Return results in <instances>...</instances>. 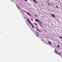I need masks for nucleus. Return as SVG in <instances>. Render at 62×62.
Wrapping results in <instances>:
<instances>
[{
	"label": "nucleus",
	"mask_w": 62,
	"mask_h": 62,
	"mask_svg": "<svg viewBox=\"0 0 62 62\" xmlns=\"http://www.w3.org/2000/svg\"><path fill=\"white\" fill-rule=\"evenodd\" d=\"M56 7L57 8H58V7L57 6H56Z\"/></svg>",
	"instance_id": "4468645a"
},
{
	"label": "nucleus",
	"mask_w": 62,
	"mask_h": 62,
	"mask_svg": "<svg viewBox=\"0 0 62 62\" xmlns=\"http://www.w3.org/2000/svg\"><path fill=\"white\" fill-rule=\"evenodd\" d=\"M37 30V31H39V32H40V31L38 29H36Z\"/></svg>",
	"instance_id": "1a4fd4ad"
},
{
	"label": "nucleus",
	"mask_w": 62,
	"mask_h": 62,
	"mask_svg": "<svg viewBox=\"0 0 62 62\" xmlns=\"http://www.w3.org/2000/svg\"><path fill=\"white\" fill-rule=\"evenodd\" d=\"M36 33L37 34V35H36V36H38L39 35H38V33H37V31H36Z\"/></svg>",
	"instance_id": "423d86ee"
},
{
	"label": "nucleus",
	"mask_w": 62,
	"mask_h": 62,
	"mask_svg": "<svg viewBox=\"0 0 62 62\" xmlns=\"http://www.w3.org/2000/svg\"><path fill=\"white\" fill-rule=\"evenodd\" d=\"M48 6H50V4L49 3V4H48Z\"/></svg>",
	"instance_id": "ddd939ff"
},
{
	"label": "nucleus",
	"mask_w": 62,
	"mask_h": 62,
	"mask_svg": "<svg viewBox=\"0 0 62 62\" xmlns=\"http://www.w3.org/2000/svg\"><path fill=\"white\" fill-rule=\"evenodd\" d=\"M61 39H62V38L61 37H59Z\"/></svg>",
	"instance_id": "9b49d317"
},
{
	"label": "nucleus",
	"mask_w": 62,
	"mask_h": 62,
	"mask_svg": "<svg viewBox=\"0 0 62 62\" xmlns=\"http://www.w3.org/2000/svg\"><path fill=\"white\" fill-rule=\"evenodd\" d=\"M36 4H37V2L36 1V0H32Z\"/></svg>",
	"instance_id": "7ed1b4c3"
},
{
	"label": "nucleus",
	"mask_w": 62,
	"mask_h": 62,
	"mask_svg": "<svg viewBox=\"0 0 62 62\" xmlns=\"http://www.w3.org/2000/svg\"><path fill=\"white\" fill-rule=\"evenodd\" d=\"M59 47V45H58V46H57V48H58Z\"/></svg>",
	"instance_id": "9d476101"
},
{
	"label": "nucleus",
	"mask_w": 62,
	"mask_h": 62,
	"mask_svg": "<svg viewBox=\"0 0 62 62\" xmlns=\"http://www.w3.org/2000/svg\"><path fill=\"white\" fill-rule=\"evenodd\" d=\"M52 5H54V4H53V3H52Z\"/></svg>",
	"instance_id": "a211bd4d"
},
{
	"label": "nucleus",
	"mask_w": 62,
	"mask_h": 62,
	"mask_svg": "<svg viewBox=\"0 0 62 62\" xmlns=\"http://www.w3.org/2000/svg\"><path fill=\"white\" fill-rule=\"evenodd\" d=\"M27 13L29 15H30V14H29L28 12H27Z\"/></svg>",
	"instance_id": "6e6552de"
},
{
	"label": "nucleus",
	"mask_w": 62,
	"mask_h": 62,
	"mask_svg": "<svg viewBox=\"0 0 62 62\" xmlns=\"http://www.w3.org/2000/svg\"><path fill=\"white\" fill-rule=\"evenodd\" d=\"M27 20L30 24L31 25H32V27H33V28H34V26H33V25L30 22V21H29V19H28Z\"/></svg>",
	"instance_id": "f257e3e1"
},
{
	"label": "nucleus",
	"mask_w": 62,
	"mask_h": 62,
	"mask_svg": "<svg viewBox=\"0 0 62 62\" xmlns=\"http://www.w3.org/2000/svg\"><path fill=\"white\" fill-rule=\"evenodd\" d=\"M35 23L36 25H37V24L36 23Z\"/></svg>",
	"instance_id": "f8f14e48"
},
{
	"label": "nucleus",
	"mask_w": 62,
	"mask_h": 62,
	"mask_svg": "<svg viewBox=\"0 0 62 62\" xmlns=\"http://www.w3.org/2000/svg\"><path fill=\"white\" fill-rule=\"evenodd\" d=\"M36 17H37V16H38V15H36Z\"/></svg>",
	"instance_id": "2eb2a0df"
},
{
	"label": "nucleus",
	"mask_w": 62,
	"mask_h": 62,
	"mask_svg": "<svg viewBox=\"0 0 62 62\" xmlns=\"http://www.w3.org/2000/svg\"><path fill=\"white\" fill-rule=\"evenodd\" d=\"M17 8H19V7H18V5L17 6Z\"/></svg>",
	"instance_id": "dca6fc26"
},
{
	"label": "nucleus",
	"mask_w": 62,
	"mask_h": 62,
	"mask_svg": "<svg viewBox=\"0 0 62 62\" xmlns=\"http://www.w3.org/2000/svg\"><path fill=\"white\" fill-rule=\"evenodd\" d=\"M35 21L36 22H39V23H41V24H42V23L41 22H40V21H39V20L38 19H35Z\"/></svg>",
	"instance_id": "f03ea898"
},
{
	"label": "nucleus",
	"mask_w": 62,
	"mask_h": 62,
	"mask_svg": "<svg viewBox=\"0 0 62 62\" xmlns=\"http://www.w3.org/2000/svg\"><path fill=\"white\" fill-rule=\"evenodd\" d=\"M25 1H27V0H25Z\"/></svg>",
	"instance_id": "f3484780"
},
{
	"label": "nucleus",
	"mask_w": 62,
	"mask_h": 62,
	"mask_svg": "<svg viewBox=\"0 0 62 62\" xmlns=\"http://www.w3.org/2000/svg\"><path fill=\"white\" fill-rule=\"evenodd\" d=\"M51 16L52 17H55V15H54L53 14H52Z\"/></svg>",
	"instance_id": "20e7f679"
},
{
	"label": "nucleus",
	"mask_w": 62,
	"mask_h": 62,
	"mask_svg": "<svg viewBox=\"0 0 62 62\" xmlns=\"http://www.w3.org/2000/svg\"><path fill=\"white\" fill-rule=\"evenodd\" d=\"M48 43L49 44H50V43H51V42H50V41H48Z\"/></svg>",
	"instance_id": "0eeeda50"
},
{
	"label": "nucleus",
	"mask_w": 62,
	"mask_h": 62,
	"mask_svg": "<svg viewBox=\"0 0 62 62\" xmlns=\"http://www.w3.org/2000/svg\"><path fill=\"white\" fill-rule=\"evenodd\" d=\"M55 53H56V54H58V52H57V51H56V50H55Z\"/></svg>",
	"instance_id": "39448f33"
}]
</instances>
